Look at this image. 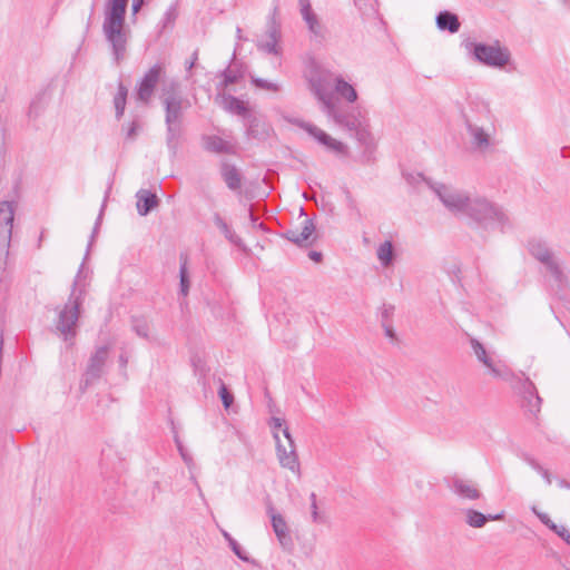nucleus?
<instances>
[{"mask_svg":"<svg viewBox=\"0 0 570 570\" xmlns=\"http://www.w3.org/2000/svg\"><path fill=\"white\" fill-rule=\"evenodd\" d=\"M309 88L321 104V110L327 119L345 130H354L360 124L357 115L342 106L334 97L336 94L348 104L357 100V91L341 75L330 71L321 72L309 79Z\"/></svg>","mask_w":570,"mask_h":570,"instance_id":"nucleus-1","label":"nucleus"},{"mask_svg":"<svg viewBox=\"0 0 570 570\" xmlns=\"http://www.w3.org/2000/svg\"><path fill=\"white\" fill-rule=\"evenodd\" d=\"M432 189L443 206L458 218L470 219L482 227L494 223L497 218L495 203L482 195L471 196L466 191L443 184H436Z\"/></svg>","mask_w":570,"mask_h":570,"instance_id":"nucleus-2","label":"nucleus"},{"mask_svg":"<svg viewBox=\"0 0 570 570\" xmlns=\"http://www.w3.org/2000/svg\"><path fill=\"white\" fill-rule=\"evenodd\" d=\"M160 100L165 108L167 142L169 147H175L181 131L184 111L189 107V101L184 97L179 82L175 80L163 83Z\"/></svg>","mask_w":570,"mask_h":570,"instance_id":"nucleus-3","label":"nucleus"},{"mask_svg":"<svg viewBox=\"0 0 570 570\" xmlns=\"http://www.w3.org/2000/svg\"><path fill=\"white\" fill-rule=\"evenodd\" d=\"M128 0H109L106 6L102 30L112 47L115 60L125 58L128 32L125 30V14Z\"/></svg>","mask_w":570,"mask_h":570,"instance_id":"nucleus-4","label":"nucleus"},{"mask_svg":"<svg viewBox=\"0 0 570 570\" xmlns=\"http://www.w3.org/2000/svg\"><path fill=\"white\" fill-rule=\"evenodd\" d=\"M81 269L73 282V287L68 302L63 305L58 315L57 330L68 341L76 336V325L80 315V306L83 301V289L78 288Z\"/></svg>","mask_w":570,"mask_h":570,"instance_id":"nucleus-5","label":"nucleus"},{"mask_svg":"<svg viewBox=\"0 0 570 570\" xmlns=\"http://www.w3.org/2000/svg\"><path fill=\"white\" fill-rule=\"evenodd\" d=\"M469 151L476 158H485L494 151V125L484 126L468 122Z\"/></svg>","mask_w":570,"mask_h":570,"instance_id":"nucleus-6","label":"nucleus"},{"mask_svg":"<svg viewBox=\"0 0 570 570\" xmlns=\"http://www.w3.org/2000/svg\"><path fill=\"white\" fill-rule=\"evenodd\" d=\"M528 250L530 255L535 258L538 262H540L544 268L546 272L550 274V276L559 284L561 285L564 281V275L562 273V269L551 252L548 244L540 239V238H531L528 242Z\"/></svg>","mask_w":570,"mask_h":570,"instance_id":"nucleus-7","label":"nucleus"},{"mask_svg":"<svg viewBox=\"0 0 570 570\" xmlns=\"http://www.w3.org/2000/svg\"><path fill=\"white\" fill-rule=\"evenodd\" d=\"M14 218V206L12 202H0V275L6 266V258L12 235V223Z\"/></svg>","mask_w":570,"mask_h":570,"instance_id":"nucleus-8","label":"nucleus"},{"mask_svg":"<svg viewBox=\"0 0 570 570\" xmlns=\"http://www.w3.org/2000/svg\"><path fill=\"white\" fill-rule=\"evenodd\" d=\"M283 435L285 438V442H282L279 439V434L274 433V439L276 442V454L279 464L291 470L297 476L301 475V468L298 462V456L295 449V443L291 436L288 428L283 430Z\"/></svg>","mask_w":570,"mask_h":570,"instance_id":"nucleus-9","label":"nucleus"},{"mask_svg":"<svg viewBox=\"0 0 570 570\" xmlns=\"http://www.w3.org/2000/svg\"><path fill=\"white\" fill-rule=\"evenodd\" d=\"M285 120L304 129L311 137H313L322 146L326 147L328 150H332L336 154H343L346 149L343 142L336 140L312 122L293 117H285Z\"/></svg>","mask_w":570,"mask_h":570,"instance_id":"nucleus-10","label":"nucleus"},{"mask_svg":"<svg viewBox=\"0 0 570 570\" xmlns=\"http://www.w3.org/2000/svg\"><path fill=\"white\" fill-rule=\"evenodd\" d=\"M448 489L461 501H478L483 494L478 483L471 479L453 475L445 479Z\"/></svg>","mask_w":570,"mask_h":570,"instance_id":"nucleus-11","label":"nucleus"},{"mask_svg":"<svg viewBox=\"0 0 570 570\" xmlns=\"http://www.w3.org/2000/svg\"><path fill=\"white\" fill-rule=\"evenodd\" d=\"M469 342L483 374L497 379L499 376V362L495 352L488 350L483 343L474 337H470Z\"/></svg>","mask_w":570,"mask_h":570,"instance_id":"nucleus-12","label":"nucleus"},{"mask_svg":"<svg viewBox=\"0 0 570 570\" xmlns=\"http://www.w3.org/2000/svg\"><path fill=\"white\" fill-rule=\"evenodd\" d=\"M165 75V67L161 63L154 65L142 77L137 88V99L144 104L150 101L157 83Z\"/></svg>","mask_w":570,"mask_h":570,"instance_id":"nucleus-13","label":"nucleus"},{"mask_svg":"<svg viewBox=\"0 0 570 570\" xmlns=\"http://www.w3.org/2000/svg\"><path fill=\"white\" fill-rule=\"evenodd\" d=\"M517 389L522 396V407L524 411L535 416L540 412L542 401L538 395L534 384L527 377L519 379Z\"/></svg>","mask_w":570,"mask_h":570,"instance_id":"nucleus-14","label":"nucleus"},{"mask_svg":"<svg viewBox=\"0 0 570 570\" xmlns=\"http://www.w3.org/2000/svg\"><path fill=\"white\" fill-rule=\"evenodd\" d=\"M220 106L228 112L242 116L243 118L248 120V135L255 136V129L257 118L249 114L248 107L246 104L230 95H222L220 97Z\"/></svg>","mask_w":570,"mask_h":570,"instance_id":"nucleus-15","label":"nucleus"},{"mask_svg":"<svg viewBox=\"0 0 570 570\" xmlns=\"http://www.w3.org/2000/svg\"><path fill=\"white\" fill-rule=\"evenodd\" d=\"M109 355V346H100L89 358L85 373V384L89 385L92 381L99 379L104 373V367Z\"/></svg>","mask_w":570,"mask_h":570,"instance_id":"nucleus-16","label":"nucleus"},{"mask_svg":"<svg viewBox=\"0 0 570 570\" xmlns=\"http://www.w3.org/2000/svg\"><path fill=\"white\" fill-rule=\"evenodd\" d=\"M301 14L307 24V28L315 38L324 39L326 29L320 21L317 14L312 10L309 0H298Z\"/></svg>","mask_w":570,"mask_h":570,"instance_id":"nucleus-17","label":"nucleus"},{"mask_svg":"<svg viewBox=\"0 0 570 570\" xmlns=\"http://www.w3.org/2000/svg\"><path fill=\"white\" fill-rule=\"evenodd\" d=\"M469 52L475 60L489 67H499V49L483 43H466Z\"/></svg>","mask_w":570,"mask_h":570,"instance_id":"nucleus-18","label":"nucleus"},{"mask_svg":"<svg viewBox=\"0 0 570 570\" xmlns=\"http://www.w3.org/2000/svg\"><path fill=\"white\" fill-rule=\"evenodd\" d=\"M460 514L463 523L472 529H482L488 522L499 520V513L485 514L472 508L462 509Z\"/></svg>","mask_w":570,"mask_h":570,"instance_id":"nucleus-19","label":"nucleus"},{"mask_svg":"<svg viewBox=\"0 0 570 570\" xmlns=\"http://www.w3.org/2000/svg\"><path fill=\"white\" fill-rule=\"evenodd\" d=\"M267 514L271 519L273 531L275 532L281 546L287 547L288 544H291L292 538L289 535V529L284 517L279 512H277L272 505L267 508Z\"/></svg>","mask_w":570,"mask_h":570,"instance_id":"nucleus-20","label":"nucleus"},{"mask_svg":"<svg viewBox=\"0 0 570 570\" xmlns=\"http://www.w3.org/2000/svg\"><path fill=\"white\" fill-rule=\"evenodd\" d=\"M315 225L312 219L305 218L301 228L289 229L286 232V238L299 246L309 245L314 238Z\"/></svg>","mask_w":570,"mask_h":570,"instance_id":"nucleus-21","label":"nucleus"},{"mask_svg":"<svg viewBox=\"0 0 570 570\" xmlns=\"http://www.w3.org/2000/svg\"><path fill=\"white\" fill-rule=\"evenodd\" d=\"M204 148L214 154H227L235 155L236 154V144L232 140L224 139L219 136H205L203 138Z\"/></svg>","mask_w":570,"mask_h":570,"instance_id":"nucleus-22","label":"nucleus"},{"mask_svg":"<svg viewBox=\"0 0 570 570\" xmlns=\"http://www.w3.org/2000/svg\"><path fill=\"white\" fill-rule=\"evenodd\" d=\"M281 38V30L276 26V23H271L265 37L257 42V47L259 50L265 51L271 55H279L281 49L278 47V41Z\"/></svg>","mask_w":570,"mask_h":570,"instance_id":"nucleus-23","label":"nucleus"},{"mask_svg":"<svg viewBox=\"0 0 570 570\" xmlns=\"http://www.w3.org/2000/svg\"><path fill=\"white\" fill-rule=\"evenodd\" d=\"M220 175L226 186L233 190L238 191L242 188L243 176L235 165L227 161L220 164Z\"/></svg>","mask_w":570,"mask_h":570,"instance_id":"nucleus-24","label":"nucleus"},{"mask_svg":"<svg viewBox=\"0 0 570 570\" xmlns=\"http://www.w3.org/2000/svg\"><path fill=\"white\" fill-rule=\"evenodd\" d=\"M137 210L140 216H146L150 210L158 206V198L147 189H140L136 194Z\"/></svg>","mask_w":570,"mask_h":570,"instance_id":"nucleus-25","label":"nucleus"},{"mask_svg":"<svg viewBox=\"0 0 570 570\" xmlns=\"http://www.w3.org/2000/svg\"><path fill=\"white\" fill-rule=\"evenodd\" d=\"M436 26L442 31L455 33L460 30L461 23L455 13L450 11H441L435 18Z\"/></svg>","mask_w":570,"mask_h":570,"instance_id":"nucleus-26","label":"nucleus"},{"mask_svg":"<svg viewBox=\"0 0 570 570\" xmlns=\"http://www.w3.org/2000/svg\"><path fill=\"white\" fill-rule=\"evenodd\" d=\"M214 223L232 244L238 247L243 246L242 238L227 225L220 215L216 214L214 216Z\"/></svg>","mask_w":570,"mask_h":570,"instance_id":"nucleus-27","label":"nucleus"},{"mask_svg":"<svg viewBox=\"0 0 570 570\" xmlns=\"http://www.w3.org/2000/svg\"><path fill=\"white\" fill-rule=\"evenodd\" d=\"M377 259L381 265L384 267H389L394 258V248L391 240H385L382 243L376 250Z\"/></svg>","mask_w":570,"mask_h":570,"instance_id":"nucleus-28","label":"nucleus"},{"mask_svg":"<svg viewBox=\"0 0 570 570\" xmlns=\"http://www.w3.org/2000/svg\"><path fill=\"white\" fill-rule=\"evenodd\" d=\"M127 94H128L127 88L122 83H119L118 92L116 94V96L114 98V105H115L117 118H120L125 112Z\"/></svg>","mask_w":570,"mask_h":570,"instance_id":"nucleus-29","label":"nucleus"},{"mask_svg":"<svg viewBox=\"0 0 570 570\" xmlns=\"http://www.w3.org/2000/svg\"><path fill=\"white\" fill-rule=\"evenodd\" d=\"M252 82L255 85V87L266 91L277 92L281 90V86L278 83L268 81L263 78L252 77Z\"/></svg>","mask_w":570,"mask_h":570,"instance_id":"nucleus-30","label":"nucleus"},{"mask_svg":"<svg viewBox=\"0 0 570 570\" xmlns=\"http://www.w3.org/2000/svg\"><path fill=\"white\" fill-rule=\"evenodd\" d=\"M223 77H224V80H223L222 87H223V89H225L228 85L237 82L238 79L242 78V73L239 71L228 67L226 70H224Z\"/></svg>","mask_w":570,"mask_h":570,"instance_id":"nucleus-31","label":"nucleus"},{"mask_svg":"<svg viewBox=\"0 0 570 570\" xmlns=\"http://www.w3.org/2000/svg\"><path fill=\"white\" fill-rule=\"evenodd\" d=\"M179 275H180V293L184 296H186L188 294V291H189V279H188V275H187V262H186V259L184 261V263L180 266Z\"/></svg>","mask_w":570,"mask_h":570,"instance_id":"nucleus-32","label":"nucleus"},{"mask_svg":"<svg viewBox=\"0 0 570 570\" xmlns=\"http://www.w3.org/2000/svg\"><path fill=\"white\" fill-rule=\"evenodd\" d=\"M311 499V517L313 523H322L324 521L323 515L318 512L316 494L313 492L309 495Z\"/></svg>","mask_w":570,"mask_h":570,"instance_id":"nucleus-33","label":"nucleus"},{"mask_svg":"<svg viewBox=\"0 0 570 570\" xmlns=\"http://www.w3.org/2000/svg\"><path fill=\"white\" fill-rule=\"evenodd\" d=\"M219 397L224 404V407L227 410L234 402L233 394L228 391L227 386L222 382L218 391Z\"/></svg>","mask_w":570,"mask_h":570,"instance_id":"nucleus-34","label":"nucleus"},{"mask_svg":"<svg viewBox=\"0 0 570 570\" xmlns=\"http://www.w3.org/2000/svg\"><path fill=\"white\" fill-rule=\"evenodd\" d=\"M141 126L138 120L131 121L126 128V139L128 141H134L138 136Z\"/></svg>","mask_w":570,"mask_h":570,"instance_id":"nucleus-35","label":"nucleus"},{"mask_svg":"<svg viewBox=\"0 0 570 570\" xmlns=\"http://www.w3.org/2000/svg\"><path fill=\"white\" fill-rule=\"evenodd\" d=\"M134 331L140 337L148 338L149 326L145 321L136 320L132 325Z\"/></svg>","mask_w":570,"mask_h":570,"instance_id":"nucleus-36","label":"nucleus"},{"mask_svg":"<svg viewBox=\"0 0 570 570\" xmlns=\"http://www.w3.org/2000/svg\"><path fill=\"white\" fill-rule=\"evenodd\" d=\"M532 511L539 518V520L550 530L557 529V524L550 519V517L547 513L540 512L535 507H532Z\"/></svg>","mask_w":570,"mask_h":570,"instance_id":"nucleus-37","label":"nucleus"},{"mask_svg":"<svg viewBox=\"0 0 570 570\" xmlns=\"http://www.w3.org/2000/svg\"><path fill=\"white\" fill-rule=\"evenodd\" d=\"M229 547L230 549L233 550V552L243 561H248L249 558L247 556V553L243 550V548L238 544V542L236 540H230V543H229Z\"/></svg>","mask_w":570,"mask_h":570,"instance_id":"nucleus-38","label":"nucleus"},{"mask_svg":"<svg viewBox=\"0 0 570 570\" xmlns=\"http://www.w3.org/2000/svg\"><path fill=\"white\" fill-rule=\"evenodd\" d=\"M501 70H512L510 62V52L505 48H501Z\"/></svg>","mask_w":570,"mask_h":570,"instance_id":"nucleus-39","label":"nucleus"},{"mask_svg":"<svg viewBox=\"0 0 570 570\" xmlns=\"http://www.w3.org/2000/svg\"><path fill=\"white\" fill-rule=\"evenodd\" d=\"M552 531L570 546V532L564 525L557 524V529Z\"/></svg>","mask_w":570,"mask_h":570,"instance_id":"nucleus-40","label":"nucleus"},{"mask_svg":"<svg viewBox=\"0 0 570 570\" xmlns=\"http://www.w3.org/2000/svg\"><path fill=\"white\" fill-rule=\"evenodd\" d=\"M273 434L276 432L278 434L279 431L283 432V430L286 428L284 426V420L281 417H272L269 423Z\"/></svg>","mask_w":570,"mask_h":570,"instance_id":"nucleus-41","label":"nucleus"},{"mask_svg":"<svg viewBox=\"0 0 570 570\" xmlns=\"http://www.w3.org/2000/svg\"><path fill=\"white\" fill-rule=\"evenodd\" d=\"M530 464L533 469H535L539 473L542 474V476L544 478L546 482L548 484H551V478H550V474L547 470H544L541 465H539L537 462H534L533 460L530 461Z\"/></svg>","mask_w":570,"mask_h":570,"instance_id":"nucleus-42","label":"nucleus"},{"mask_svg":"<svg viewBox=\"0 0 570 570\" xmlns=\"http://www.w3.org/2000/svg\"><path fill=\"white\" fill-rule=\"evenodd\" d=\"M176 443H177L178 451H179V453H180V455H181V458H183L184 462H185L188 466H190V465H191V463H193V459H191V456H190V455L185 451V449L183 448L181 443H180L178 440L176 441Z\"/></svg>","mask_w":570,"mask_h":570,"instance_id":"nucleus-43","label":"nucleus"},{"mask_svg":"<svg viewBox=\"0 0 570 570\" xmlns=\"http://www.w3.org/2000/svg\"><path fill=\"white\" fill-rule=\"evenodd\" d=\"M360 126L361 122L358 124L357 128L354 129L353 131L356 132V137L360 141L365 142L370 134L365 129L360 128Z\"/></svg>","mask_w":570,"mask_h":570,"instance_id":"nucleus-44","label":"nucleus"},{"mask_svg":"<svg viewBox=\"0 0 570 570\" xmlns=\"http://www.w3.org/2000/svg\"><path fill=\"white\" fill-rule=\"evenodd\" d=\"M144 4V0H132V13L136 14L140 10L141 6Z\"/></svg>","mask_w":570,"mask_h":570,"instance_id":"nucleus-45","label":"nucleus"},{"mask_svg":"<svg viewBox=\"0 0 570 570\" xmlns=\"http://www.w3.org/2000/svg\"><path fill=\"white\" fill-rule=\"evenodd\" d=\"M197 59H198V50H195L193 53L191 60H189V62L186 63L187 70H190L195 66Z\"/></svg>","mask_w":570,"mask_h":570,"instance_id":"nucleus-46","label":"nucleus"},{"mask_svg":"<svg viewBox=\"0 0 570 570\" xmlns=\"http://www.w3.org/2000/svg\"><path fill=\"white\" fill-rule=\"evenodd\" d=\"M104 208H105V203H104V204H102V206H101L99 217H98V219H97V222H96V225H95V228H94V233H92V236H91L92 238L95 237V234L97 233V230H98V228H99V224H100V219H101V217H102Z\"/></svg>","mask_w":570,"mask_h":570,"instance_id":"nucleus-47","label":"nucleus"},{"mask_svg":"<svg viewBox=\"0 0 570 570\" xmlns=\"http://www.w3.org/2000/svg\"><path fill=\"white\" fill-rule=\"evenodd\" d=\"M309 258L316 263L321 262L322 259V254L320 252H311L308 254Z\"/></svg>","mask_w":570,"mask_h":570,"instance_id":"nucleus-48","label":"nucleus"},{"mask_svg":"<svg viewBox=\"0 0 570 570\" xmlns=\"http://www.w3.org/2000/svg\"><path fill=\"white\" fill-rule=\"evenodd\" d=\"M346 198H347L348 207H350L351 209H356V203H355V200L353 199V197H352L350 194H347Z\"/></svg>","mask_w":570,"mask_h":570,"instance_id":"nucleus-49","label":"nucleus"},{"mask_svg":"<svg viewBox=\"0 0 570 570\" xmlns=\"http://www.w3.org/2000/svg\"><path fill=\"white\" fill-rule=\"evenodd\" d=\"M558 484H559L560 488L570 489V483H568L566 480H559Z\"/></svg>","mask_w":570,"mask_h":570,"instance_id":"nucleus-50","label":"nucleus"},{"mask_svg":"<svg viewBox=\"0 0 570 570\" xmlns=\"http://www.w3.org/2000/svg\"><path fill=\"white\" fill-rule=\"evenodd\" d=\"M223 537L226 539L228 544L230 543V540H235L227 531H223Z\"/></svg>","mask_w":570,"mask_h":570,"instance_id":"nucleus-51","label":"nucleus"},{"mask_svg":"<svg viewBox=\"0 0 570 570\" xmlns=\"http://www.w3.org/2000/svg\"><path fill=\"white\" fill-rule=\"evenodd\" d=\"M119 361H120V364H121L122 366H126V364H127V362H128V361H127V357H126V356H124V355H120Z\"/></svg>","mask_w":570,"mask_h":570,"instance_id":"nucleus-52","label":"nucleus"},{"mask_svg":"<svg viewBox=\"0 0 570 570\" xmlns=\"http://www.w3.org/2000/svg\"><path fill=\"white\" fill-rule=\"evenodd\" d=\"M500 377H501V381L507 379V373L502 368H501Z\"/></svg>","mask_w":570,"mask_h":570,"instance_id":"nucleus-53","label":"nucleus"},{"mask_svg":"<svg viewBox=\"0 0 570 570\" xmlns=\"http://www.w3.org/2000/svg\"><path fill=\"white\" fill-rule=\"evenodd\" d=\"M562 1H563L564 3H569V2H570V0H562Z\"/></svg>","mask_w":570,"mask_h":570,"instance_id":"nucleus-54","label":"nucleus"}]
</instances>
